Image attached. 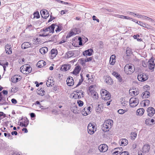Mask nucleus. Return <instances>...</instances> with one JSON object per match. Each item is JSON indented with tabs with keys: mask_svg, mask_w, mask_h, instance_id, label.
Wrapping results in <instances>:
<instances>
[{
	"mask_svg": "<svg viewBox=\"0 0 155 155\" xmlns=\"http://www.w3.org/2000/svg\"><path fill=\"white\" fill-rule=\"evenodd\" d=\"M135 68L134 65L127 64L124 68V71L127 74H130L133 73L135 71Z\"/></svg>",
	"mask_w": 155,
	"mask_h": 155,
	"instance_id": "f257e3e1",
	"label": "nucleus"
},
{
	"mask_svg": "<svg viewBox=\"0 0 155 155\" xmlns=\"http://www.w3.org/2000/svg\"><path fill=\"white\" fill-rule=\"evenodd\" d=\"M101 95L102 99L104 100H108L111 97L110 93L105 89H103L101 91Z\"/></svg>",
	"mask_w": 155,
	"mask_h": 155,
	"instance_id": "f03ea898",
	"label": "nucleus"
},
{
	"mask_svg": "<svg viewBox=\"0 0 155 155\" xmlns=\"http://www.w3.org/2000/svg\"><path fill=\"white\" fill-rule=\"evenodd\" d=\"M21 72L24 74H28L31 71V68L30 66H27V65L22 66L20 68Z\"/></svg>",
	"mask_w": 155,
	"mask_h": 155,
	"instance_id": "7ed1b4c3",
	"label": "nucleus"
},
{
	"mask_svg": "<svg viewBox=\"0 0 155 155\" xmlns=\"http://www.w3.org/2000/svg\"><path fill=\"white\" fill-rule=\"evenodd\" d=\"M95 125L91 123H89L87 126L88 132L90 134H93L96 131L97 128L95 126Z\"/></svg>",
	"mask_w": 155,
	"mask_h": 155,
	"instance_id": "20e7f679",
	"label": "nucleus"
},
{
	"mask_svg": "<svg viewBox=\"0 0 155 155\" xmlns=\"http://www.w3.org/2000/svg\"><path fill=\"white\" fill-rule=\"evenodd\" d=\"M139 101L137 98H131L129 101L130 107H136L139 104Z\"/></svg>",
	"mask_w": 155,
	"mask_h": 155,
	"instance_id": "39448f33",
	"label": "nucleus"
},
{
	"mask_svg": "<svg viewBox=\"0 0 155 155\" xmlns=\"http://www.w3.org/2000/svg\"><path fill=\"white\" fill-rule=\"evenodd\" d=\"M137 79L139 81L143 82L147 80L148 79V77L145 74L140 73L138 75Z\"/></svg>",
	"mask_w": 155,
	"mask_h": 155,
	"instance_id": "423d86ee",
	"label": "nucleus"
},
{
	"mask_svg": "<svg viewBox=\"0 0 155 155\" xmlns=\"http://www.w3.org/2000/svg\"><path fill=\"white\" fill-rule=\"evenodd\" d=\"M149 64H148V67L149 69L152 70V71L154 70L155 64L154 63V60L153 59L151 58L148 61Z\"/></svg>",
	"mask_w": 155,
	"mask_h": 155,
	"instance_id": "0eeeda50",
	"label": "nucleus"
},
{
	"mask_svg": "<svg viewBox=\"0 0 155 155\" xmlns=\"http://www.w3.org/2000/svg\"><path fill=\"white\" fill-rule=\"evenodd\" d=\"M40 14L41 17L45 19L47 18L49 15L48 11L46 9L41 10Z\"/></svg>",
	"mask_w": 155,
	"mask_h": 155,
	"instance_id": "6e6552de",
	"label": "nucleus"
},
{
	"mask_svg": "<svg viewBox=\"0 0 155 155\" xmlns=\"http://www.w3.org/2000/svg\"><path fill=\"white\" fill-rule=\"evenodd\" d=\"M98 149L101 152H104L108 150V147L106 144H101L99 146Z\"/></svg>",
	"mask_w": 155,
	"mask_h": 155,
	"instance_id": "1a4fd4ad",
	"label": "nucleus"
},
{
	"mask_svg": "<svg viewBox=\"0 0 155 155\" xmlns=\"http://www.w3.org/2000/svg\"><path fill=\"white\" fill-rule=\"evenodd\" d=\"M148 112V115L150 117H152L155 113V110L152 107H149L147 109Z\"/></svg>",
	"mask_w": 155,
	"mask_h": 155,
	"instance_id": "9d476101",
	"label": "nucleus"
},
{
	"mask_svg": "<svg viewBox=\"0 0 155 155\" xmlns=\"http://www.w3.org/2000/svg\"><path fill=\"white\" fill-rule=\"evenodd\" d=\"M104 78L105 79L104 81L107 84L110 85L113 84V80L110 76H105L104 77Z\"/></svg>",
	"mask_w": 155,
	"mask_h": 155,
	"instance_id": "9b49d317",
	"label": "nucleus"
},
{
	"mask_svg": "<svg viewBox=\"0 0 155 155\" xmlns=\"http://www.w3.org/2000/svg\"><path fill=\"white\" fill-rule=\"evenodd\" d=\"M136 23L140 25V26L144 27L147 28V29H151V26L147 24H146L144 23L142 21H137L136 22Z\"/></svg>",
	"mask_w": 155,
	"mask_h": 155,
	"instance_id": "f8f14e48",
	"label": "nucleus"
},
{
	"mask_svg": "<svg viewBox=\"0 0 155 155\" xmlns=\"http://www.w3.org/2000/svg\"><path fill=\"white\" fill-rule=\"evenodd\" d=\"M21 78V77L18 75H14L11 78V80L12 81L13 83H16L19 81H20Z\"/></svg>",
	"mask_w": 155,
	"mask_h": 155,
	"instance_id": "ddd939ff",
	"label": "nucleus"
},
{
	"mask_svg": "<svg viewBox=\"0 0 155 155\" xmlns=\"http://www.w3.org/2000/svg\"><path fill=\"white\" fill-rule=\"evenodd\" d=\"M71 68V65L68 64H66L63 65L60 70L61 71H65L69 70Z\"/></svg>",
	"mask_w": 155,
	"mask_h": 155,
	"instance_id": "4468645a",
	"label": "nucleus"
},
{
	"mask_svg": "<svg viewBox=\"0 0 155 155\" xmlns=\"http://www.w3.org/2000/svg\"><path fill=\"white\" fill-rule=\"evenodd\" d=\"M67 84L69 86H71L74 85V80L72 77H69L66 80Z\"/></svg>",
	"mask_w": 155,
	"mask_h": 155,
	"instance_id": "2eb2a0df",
	"label": "nucleus"
},
{
	"mask_svg": "<svg viewBox=\"0 0 155 155\" xmlns=\"http://www.w3.org/2000/svg\"><path fill=\"white\" fill-rule=\"evenodd\" d=\"M150 149V147L148 144L144 145L142 148V152L143 153H148L149 152Z\"/></svg>",
	"mask_w": 155,
	"mask_h": 155,
	"instance_id": "dca6fc26",
	"label": "nucleus"
},
{
	"mask_svg": "<svg viewBox=\"0 0 155 155\" xmlns=\"http://www.w3.org/2000/svg\"><path fill=\"white\" fill-rule=\"evenodd\" d=\"M93 50L92 49H89L84 51L83 52V54L84 56H90L92 54Z\"/></svg>",
	"mask_w": 155,
	"mask_h": 155,
	"instance_id": "f3484780",
	"label": "nucleus"
},
{
	"mask_svg": "<svg viewBox=\"0 0 155 155\" xmlns=\"http://www.w3.org/2000/svg\"><path fill=\"white\" fill-rule=\"evenodd\" d=\"M104 124H105L106 125H107L108 126V128L111 129L113 125V121L111 119H107L105 121Z\"/></svg>",
	"mask_w": 155,
	"mask_h": 155,
	"instance_id": "a211bd4d",
	"label": "nucleus"
},
{
	"mask_svg": "<svg viewBox=\"0 0 155 155\" xmlns=\"http://www.w3.org/2000/svg\"><path fill=\"white\" fill-rule=\"evenodd\" d=\"M5 50L6 53L8 54H11L12 53L11 47L8 44L5 46Z\"/></svg>",
	"mask_w": 155,
	"mask_h": 155,
	"instance_id": "6ab92c4d",
	"label": "nucleus"
},
{
	"mask_svg": "<svg viewBox=\"0 0 155 155\" xmlns=\"http://www.w3.org/2000/svg\"><path fill=\"white\" fill-rule=\"evenodd\" d=\"M90 93L91 96L94 99L97 100L98 99L99 97L98 94L95 91H91Z\"/></svg>",
	"mask_w": 155,
	"mask_h": 155,
	"instance_id": "aec40b11",
	"label": "nucleus"
},
{
	"mask_svg": "<svg viewBox=\"0 0 155 155\" xmlns=\"http://www.w3.org/2000/svg\"><path fill=\"white\" fill-rule=\"evenodd\" d=\"M144 109L143 108L138 109L136 111V114L137 116H142L144 112Z\"/></svg>",
	"mask_w": 155,
	"mask_h": 155,
	"instance_id": "412c9836",
	"label": "nucleus"
},
{
	"mask_svg": "<svg viewBox=\"0 0 155 155\" xmlns=\"http://www.w3.org/2000/svg\"><path fill=\"white\" fill-rule=\"evenodd\" d=\"M112 74L120 82H121L122 81V79L120 75L117 73L115 72H113L112 73Z\"/></svg>",
	"mask_w": 155,
	"mask_h": 155,
	"instance_id": "4be33fe9",
	"label": "nucleus"
},
{
	"mask_svg": "<svg viewBox=\"0 0 155 155\" xmlns=\"http://www.w3.org/2000/svg\"><path fill=\"white\" fill-rule=\"evenodd\" d=\"M46 65V63L43 60L39 61L37 63V66L38 68H41Z\"/></svg>",
	"mask_w": 155,
	"mask_h": 155,
	"instance_id": "5701e85b",
	"label": "nucleus"
},
{
	"mask_svg": "<svg viewBox=\"0 0 155 155\" xmlns=\"http://www.w3.org/2000/svg\"><path fill=\"white\" fill-rule=\"evenodd\" d=\"M81 67L79 66H77L75 67L73 72V73L75 75H77L78 74L81 70Z\"/></svg>",
	"mask_w": 155,
	"mask_h": 155,
	"instance_id": "b1692460",
	"label": "nucleus"
},
{
	"mask_svg": "<svg viewBox=\"0 0 155 155\" xmlns=\"http://www.w3.org/2000/svg\"><path fill=\"white\" fill-rule=\"evenodd\" d=\"M31 46V44L27 42H24L21 45V48L23 49L28 48Z\"/></svg>",
	"mask_w": 155,
	"mask_h": 155,
	"instance_id": "393cba45",
	"label": "nucleus"
},
{
	"mask_svg": "<svg viewBox=\"0 0 155 155\" xmlns=\"http://www.w3.org/2000/svg\"><path fill=\"white\" fill-rule=\"evenodd\" d=\"M91 111L88 110L86 107H85L82 111V114L84 116H86L91 113Z\"/></svg>",
	"mask_w": 155,
	"mask_h": 155,
	"instance_id": "a878e982",
	"label": "nucleus"
},
{
	"mask_svg": "<svg viewBox=\"0 0 155 155\" xmlns=\"http://www.w3.org/2000/svg\"><path fill=\"white\" fill-rule=\"evenodd\" d=\"M101 129L104 132H107L110 130V129L108 128V126L106 125L105 124H103L101 126Z\"/></svg>",
	"mask_w": 155,
	"mask_h": 155,
	"instance_id": "bb28decb",
	"label": "nucleus"
},
{
	"mask_svg": "<svg viewBox=\"0 0 155 155\" xmlns=\"http://www.w3.org/2000/svg\"><path fill=\"white\" fill-rule=\"evenodd\" d=\"M7 103L5 101V100L3 99L2 95L1 92H0V104L1 105H6Z\"/></svg>",
	"mask_w": 155,
	"mask_h": 155,
	"instance_id": "cd10ccee",
	"label": "nucleus"
},
{
	"mask_svg": "<svg viewBox=\"0 0 155 155\" xmlns=\"http://www.w3.org/2000/svg\"><path fill=\"white\" fill-rule=\"evenodd\" d=\"M116 56L115 55H112L110 57V64L113 65L115 62Z\"/></svg>",
	"mask_w": 155,
	"mask_h": 155,
	"instance_id": "c85d7f7f",
	"label": "nucleus"
},
{
	"mask_svg": "<svg viewBox=\"0 0 155 155\" xmlns=\"http://www.w3.org/2000/svg\"><path fill=\"white\" fill-rule=\"evenodd\" d=\"M48 51V48L46 47H43L40 48L39 50V52L42 54H44Z\"/></svg>",
	"mask_w": 155,
	"mask_h": 155,
	"instance_id": "c756f323",
	"label": "nucleus"
},
{
	"mask_svg": "<svg viewBox=\"0 0 155 155\" xmlns=\"http://www.w3.org/2000/svg\"><path fill=\"white\" fill-rule=\"evenodd\" d=\"M129 93L130 94H131L132 96H134L137 95L139 93V91L136 90L134 91V90L131 89L129 90Z\"/></svg>",
	"mask_w": 155,
	"mask_h": 155,
	"instance_id": "7c9ffc66",
	"label": "nucleus"
},
{
	"mask_svg": "<svg viewBox=\"0 0 155 155\" xmlns=\"http://www.w3.org/2000/svg\"><path fill=\"white\" fill-rule=\"evenodd\" d=\"M150 93L149 91H146L142 93V97L143 98H147L150 95Z\"/></svg>",
	"mask_w": 155,
	"mask_h": 155,
	"instance_id": "2f4dec72",
	"label": "nucleus"
},
{
	"mask_svg": "<svg viewBox=\"0 0 155 155\" xmlns=\"http://www.w3.org/2000/svg\"><path fill=\"white\" fill-rule=\"evenodd\" d=\"M55 27V24H52L50 26L48 27V28H49V29L48 30V31L50 33H53L54 32V29Z\"/></svg>",
	"mask_w": 155,
	"mask_h": 155,
	"instance_id": "473e14b6",
	"label": "nucleus"
},
{
	"mask_svg": "<svg viewBox=\"0 0 155 155\" xmlns=\"http://www.w3.org/2000/svg\"><path fill=\"white\" fill-rule=\"evenodd\" d=\"M120 142L121 143V145L125 146L127 144L128 141L126 139H122L120 140Z\"/></svg>",
	"mask_w": 155,
	"mask_h": 155,
	"instance_id": "72a5a7b5",
	"label": "nucleus"
},
{
	"mask_svg": "<svg viewBox=\"0 0 155 155\" xmlns=\"http://www.w3.org/2000/svg\"><path fill=\"white\" fill-rule=\"evenodd\" d=\"M51 52L52 58H53L56 56L57 54L58 51L56 50L52 49L51 51Z\"/></svg>",
	"mask_w": 155,
	"mask_h": 155,
	"instance_id": "f704fd0d",
	"label": "nucleus"
},
{
	"mask_svg": "<svg viewBox=\"0 0 155 155\" xmlns=\"http://www.w3.org/2000/svg\"><path fill=\"white\" fill-rule=\"evenodd\" d=\"M75 29L72 30L70 33L69 34L67 35V38H69L71 36L73 35H74L76 34L77 33V32H75Z\"/></svg>",
	"mask_w": 155,
	"mask_h": 155,
	"instance_id": "c9c22d12",
	"label": "nucleus"
},
{
	"mask_svg": "<svg viewBox=\"0 0 155 155\" xmlns=\"http://www.w3.org/2000/svg\"><path fill=\"white\" fill-rule=\"evenodd\" d=\"M74 55V53L72 51H69L66 54L65 57L67 58H69L72 57Z\"/></svg>",
	"mask_w": 155,
	"mask_h": 155,
	"instance_id": "e433bc0d",
	"label": "nucleus"
},
{
	"mask_svg": "<svg viewBox=\"0 0 155 155\" xmlns=\"http://www.w3.org/2000/svg\"><path fill=\"white\" fill-rule=\"evenodd\" d=\"M54 81L52 80H51V79L48 80L46 83V84L48 87L51 86H52V85L54 84H53Z\"/></svg>",
	"mask_w": 155,
	"mask_h": 155,
	"instance_id": "4c0bfd02",
	"label": "nucleus"
},
{
	"mask_svg": "<svg viewBox=\"0 0 155 155\" xmlns=\"http://www.w3.org/2000/svg\"><path fill=\"white\" fill-rule=\"evenodd\" d=\"M132 53L131 49L129 48H127L126 52L127 56H130Z\"/></svg>",
	"mask_w": 155,
	"mask_h": 155,
	"instance_id": "58836bf2",
	"label": "nucleus"
},
{
	"mask_svg": "<svg viewBox=\"0 0 155 155\" xmlns=\"http://www.w3.org/2000/svg\"><path fill=\"white\" fill-rule=\"evenodd\" d=\"M33 15H34V18H40V15L38 12H35Z\"/></svg>",
	"mask_w": 155,
	"mask_h": 155,
	"instance_id": "ea45409f",
	"label": "nucleus"
},
{
	"mask_svg": "<svg viewBox=\"0 0 155 155\" xmlns=\"http://www.w3.org/2000/svg\"><path fill=\"white\" fill-rule=\"evenodd\" d=\"M144 20H148L153 23L155 22L154 20L153 19L146 16H145V17H144Z\"/></svg>",
	"mask_w": 155,
	"mask_h": 155,
	"instance_id": "a19ab883",
	"label": "nucleus"
},
{
	"mask_svg": "<svg viewBox=\"0 0 155 155\" xmlns=\"http://www.w3.org/2000/svg\"><path fill=\"white\" fill-rule=\"evenodd\" d=\"M135 15H136L138 18H141L143 19H144L145 16L140 15L139 14H135Z\"/></svg>",
	"mask_w": 155,
	"mask_h": 155,
	"instance_id": "79ce46f5",
	"label": "nucleus"
},
{
	"mask_svg": "<svg viewBox=\"0 0 155 155\" xmlns=\"http://www.w3.org/2000/svg\"><path fill=\"white\" fill-rule=\"evenodd\" d=\"M150 101L148 99L144 100V106H148L150 104Z\"/></svg>",
	"mask_w": 155,
	"mask_h": 155,
	"instance_id": "37998d69",
	"label": "nucleus"
},
{
	"mask_svg": "<svg viewBox=\"0 0 155 155\" xmlns=\"http://www.w3.org/2000/svg\"><path fill=\"white\" fill-rule=\"evenodd\" d=\"M24 125L25 124L26 126V127H27L28 124H29V122L27 118H26L24 120V121L23 122Z\"/></svg>",
	"mask_w": 155,
	"mask_h": 155,
	"instance_id": "c03bdc74",
	"label": "nucleus"
},
{
	"mask_svg": "<svg viewBox=\"0 0 155 155\" xmlns=\"http://www.w3.org/2000/svg\"><path fill=\"white\" fill-rule=\"evenodd\" d=\"M131 135H132L131 137L134 140L135 138L137 136V134L136 132H132Z\"/></svg>",
	"mask_w": 155,
	"mask_h": 155,
	"instance_id": "a18cd8bd",
	"label": "nucleus"
},
{
	"mask_svg": "<svg viewBox=\"0 0 155 155\" xmlns=\"http://www.w3.org/2000/svg\"><path fill=\"white\" fill-rule=\"evenodd\" d=\"M118 112V113L119 114H124V113H125V110H124L123 109H119L118 111H117Z\"/></svg>",
	"mask_w": 155,
	"mask_h": 155,
	"instance_id": "49530a36",
	"label": "nucleus"
},
{
	"mask_svg": "<svg viewBox=\"0 0 155 155\" xmlns=\"http://www.w3.org/2000/svg\"><path fill=\"white\" fill-rule=\"evenodd\" d=\"M55 26H56L57 27L56 29L55 30V31L56 32H59L61 30V28L59 26H58V25H57L55 24Z\"/></svg>",
	"mask_w": 155,
	"mask_h": 155,
	"instance_id": "de8ad7c7",
	"label": "nucleus"
},
{
	"mask_svg": "<svg viewBox=\"0 0 155 155\" xmlns=\"http://www.w3.org/2000/svg\"><path fill=\"white\" fill-rule=\"evenodd\" d=\"M78 103L80 107L82 106L83 105V102L81 100H78Z\"/></svg>",
	"mask_w": 155,
	"mask_h": 155,
	"instance_id": "09e8293b",
	"label": "nucleus"
},
{
	"mask_svg": "<svg viewBox=\"0 0 155 155\" xmlns=\"http://www.w3.org/2000/svg\"><path fill=\"white\" fill-rule=\"evenodd\" d=\"M8 63L7 62L5 64H4L2 66L3 67L4 70V71H6V68L7 66H8Z\"/></svg>",
	"mask_w": 155,
	"mask_h": 155,
	"instance_id": "8fccbe9b",
	"label": "nucleus"
},
{
	"mask_svg": "<svg viewBox=\"0 0 155 155\" xmlns=\"http://www.w3.org/2000/svg\"><path fill=\"white\" fill-rule=\"evenodd\" d=\"M139 37V35H134L133 36V37L134 38V39H137L138 41H141L142 40L140 38L139 39V38H138V37Z\"/></svg>",
	"mask_w": 155,
	"mask_h": 155,
	"instance_id": "3c124183",
	"label": "nucleus"
},
{
	"mask_svg": "<svg viewBox=\"0 0 155 155\" xmlns=\"http://www.w3.org/2000/svg\"><path fill=\"white\" fill-rule=\"evenodd\" d=\"M81 63L82 65H84L85 64V62H87L86 59H84V58H82L81 59Z\"/></svg>",
	"mask_w": 155,
	"mask_h": 155,
	"instance_id": "603ef678",
	"label": "nucleus"
},
{
	"mask_svg": "<svg viewBox=\"0 0 155 155\" xmlns=\"http://www.w3.org/2000/svg\"><path fill=\"white\" fill-rule=\"evenodd\" d=\"M150 119H147L145 121V123L147 125L150 124H150Z\"/></svg>",
	"mask_w": 155,
	"mask_h": 155,
	"instance_id": "864d4df0",
	"label": "nucleus"
},
{
	"mask_svg": "<svg viewBox=\"0 0 155 155\" xmlns=\"http://www.w3.org/2000/svg\"><path fill=\"white\" fill-rule=\"evenodd\" d=\"M120 153L121 154L120 155H129L128 152L127 151H124Z\"/></svg>",
	"mask_w": 155,
	"mask_h": 155,
	"instance_id": "5fc2aeb1",
	"label": "nucleus"
},
{
	"mask_svg": "<svg viewBox=\"0 0 155 155\" xmlns=\"http://www.w3.org/2000/svg\"><path fill=\"white\" fill-rule=\"evenodd\" d=\"M100 105L98 104V105L97 106V107L96 109V111L97 113H99L100 111Z\"/></svg>",
	"mask_w": 155,
	"mask_h": 155,
	"instance_id": "6e6d98bb",
	"label": "nucleus"
},
{
	"mask_svg": "<svg viewBox=\"0 0 155 155\" xmlns=\"http://www.w3.org/2000/svg\"><path fill=\"white\" fill-rule=\"evenodd\" d=\"M94 87V86L93 85H91L89 87V91L90 92H91V91H94L93 89V88Z\"/></svg>",
	"mask_w": 155,
	"mask_h": 155,
	"instance_id": "4d7b16f0",
	"label": "nucleus"
},
{
	"mask_svg": "<svg viewBox=\"0 0 155 155\" xmlns=\"http://www.w3.org/2000/svg\"><path fill=\"white\" fill-rule=\"evenodd\" d=\"M45 92L44 90H41L40 91V93H39V94L41 96H43L45 94Z\"/></svg>",
	"mask_w": 155,
	"mask_h": 155,
	"instance_id": "13d9d810",
	"label": "nucleus"
},
{
	"mask_svg": "<svg viewBox=\"0 0 155 155\" xmlns=\"http://www.w3.org/2000/svg\"><path fill=\"white\" fill-rule=\"evenodd\" d=\"M55 18H54V17H53L52 16H51V15H50V19L48 20V22H50V21H52L53 20H54V19Z\"/></svg>",
	"mask_w": 155,
	"mask_h": 155,
	"instance_id": "bf43d9fd",
	"label": "nucleus"
},
{
	"mask_svg": "<svg viewBox=\"0 0 155 155\" xmlns=\"http://www.w3.org/2000/svg\"><path fill=\"white\" fill-rule=\"evenodd\" d=\"M106 10L109 12H113L114 11V9L112 8H107L106 9Z\"/></svg>",
	"mask_w": 155,
	"mask_h": 155,
	"instance_id": "052dcab7",
	"label": "nucleus"
},
{
	"mask_svg": "<svg viewBox=\"0 0 155 155\" xmlns=\"http://www.w3.org/2000/svg\"><path fill=\"white\" fill-rule=\"evenodd\" d=\"M78 94H74V95L73 96V97L75 99H78Z\"/></svg>",
	"mask_w": 155,
	"mask_h": 155,
	"instance_id": "680f3d73",
	"label": "nucleus"
},
{
	"mask_svg": "<svg viewBox=\"0 0 155 155\" xmlns=\"http://www.w3.org/2000/svg\"><path fill=\"white\" fill-rule=\"evenodd\" d=\"M115 150V151L113 153V154L114 155H115L117 154H118V153H120V151H119L118 150Z\"/></svg>",
	"mask_w": 155,
	"mask_h": 155,
	"instance_id": "e2e57ef3",
	"label": "nucleus"
},
{
	"mask_svg": "<svg viewBox=\"0 0 155 155\" xmlns=\"http://www.w3.org/2000/svg\"><path fill=\"white\" fill-rule=\"evenodd\" d=\"M12 103L14 104H16L17 103V101L15 99L13 98L11 100Z\"/></svg>",
	"mask_w": 155,
	"mask_h": 155,
	"instance_id": "0e129e2a",
	"label": "nucleus"
},
{
	"mask_svg": "<svg viewBox=\"0 0 155 155\" xmlns=\"http://www.w3.org/2000/svg\"><path fill=\"white\" fill-rule=\"evenodd\" d=\"M114 150H118L119 151H120V153H121V152L122 151V147H117L116 148H115L114 149Z\"/></svg>",
	"mask_w": 155,
	"mask_h": 155,
	"instance_id": "69168bd1",
	"label": "nucleus"
},
{
	"mask_svg": "<svg viewBox=\"0 0 155 155\" xmlns=\"http://www.w3.org/2000/svg\"><path fill=\"white\" fill-rule=\"evenodd\" d=\"M123 17V19H132V18H130L129 17L121 15Z\"/></svg>",
	"mask_w": 155,
	"mask_h": 155,
	"instance_id": "338daca9",
	"label": "nucleus"
},
{
	"mask_svg": "<svg viewBox=\"0 0 155 155\" xmlns=\"http://www.w3.org/2000/svg\"><path fill=\"white\" fill-rule=\"evenodd\" d=\"M58 2H60L61 3L64 4H68V3L66 2H64L62 1H60V0H57Z\"/></svg>",
	"mask_w": 155,
	"mask_h": 155,
	"instance_id": "774afa93",
	"label": "nucleus"
}]
</instances>
